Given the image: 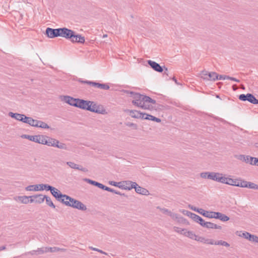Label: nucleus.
<instances>
[{
	"label": "nucleus",
	"instance_id": "obj_25",
	"mask_svg": "<svg viewBox=\"0 0 258 258\" xmlns=\"http://www.w3.org/2000/svg\"><path fill=\"white\" fill-rule=\"evenodd\" d=\"M37 141H36L37 143L46 145L47 143V136H43V135H38Z\"/></svg>",
	"mask_w": 258,
	"mask_h": 258
},
{
	"label": "nucleus",
	"instance_id": "obj_17",
	"mask_svg": "<svg viewBox=\"0 0 258 258\" xmlns=\"http://www.w3.org/2000/svg\"><path fill=\"white\" fill-rule=\"evenodd\" d=\"M135 189V191L137 193L142 195H149V191L146 188L139 186L138 184L134 188Z\"/></svg>",
	"mask_w": 258,
	"mask_h": 258
},
{
	"label": "nucleus",
	"instance_id": "obj_7",
	"mask_svg": "<svg viewBox=\"0 0 258 258\" xmlns=\"http://www.w3.org/2000/svg\"><path fill=\"white\" fill-rule=\"evenodd\" d=\"M45 34L48 37L51 38L60 36V28L53 29L48 27L45 30Z\"/></svg>",
	"mask_w": 258,
	"mask_h": 258
},
{
	"label": "nucleus",
	"instance_id": "obj_4",
	"mask_svg": "<svg viewBox=\"0 0 258 258\" xmlns=\"http://www.w3.org/2000/svg\"><path fill=\"white\" fill-rule=\"evenodd\" d=\"M201 78L208 81H215L218 80L219 75L216 72H209L206 70H204L201 72Z\"/></svg>",
	"mask_w": 258,
	"mask_h": 258
},
{
	"label": "nucleus",
	"instance_id": "obj_44",
	"mask_svg": "<svg viewBox=\"0 0 258 258\" xmlns=\"http://www.w3.org/2000/svg\"><path fill=\"white\" fill-rule=\"evenodd\" d=\"M188 207L191 209L192 210L194 211H196L199 213H200V214L202 215V213L203 212V209H201V208H196V207H194L193 206H191L190 205H188Z\"/></svg>",
	"mask_w": 258,
	"mask_h": 258
},
{
	"label": "nucleus",
	"instance_id": "obj_43",
	"mask_svg": "<svg viewBox=\"0 0 258 258\" xmlns=\"http://www.w3.org/2000/svg\"><path fill=\"white\" fill-rule=\"evenodd\" d=\"M145 100H144V101H145V104L147 103H151L152 104H155L156 103V101L155 100L152 99L149 96H146V97H145Z\"/></svg>",
	"mask_w": 258,
	"mask_h": 258
},
{
	"label": "nucleus",
	"instance_id": "obj_63",
	"mask_svg": "<svg viewBox=\"0 0 258 258\" xmlns=\"http://www.w3.org/2000/svg\"><path fill=\"white\" fill-rule=\"evenodd\" d=\"M227 77L228 76H225V75H219V77H218V80H225L226 79H227Z\"/></svg>",
	"mask_w": 258,
	"mask_h": 258
},
{
	"label": "nucleus",
	"instance_id": "obj_33",
	"mask_svg": "<svg viewBox=\"0 0 258 258\" xmlns=\"http://www.w3.org/2000/svg\"><path fill=\"white\" fill-rule=\"evenodd\" d=\"M40 188H39V191L46 190V191H50L52 186H51L47 184H39Z\"/></svg>",
	"mask_w": 258,
	"mask_h": 258
},
{
	"label": "nucleus",
	"instance_id": "obj_24",
	"mask_svg": "<svg viewBox=\"0 0 258 258\" xmlns=\"http://www.w3.org/2000/svg\"><path fill=\"white\" fill-rule=\"evenodd\" d=\"M56 143H58L57 140L47 137L46 145L55 147Z\"/></svg>",
	"mask_w": 258,
	"mask_h": 258
},
{
	"label": "nucleus",
	"instance_id": "obj_10",
	"mask_svg": "<svg viewBox=\"0 0 258 258\" xmlns=\"http://www.w3.org/2000/svg\"><path fill=\"white\" fill-rule=\"evenodd\" d=\"M238 99L242 101H247L249 102L254 104L255 97L251 93H247L246 94H242L239 95Z\"/></svg>",
	"mask_w": 258,
	"mask_h": 258
},
{
	"label": "nucleus",
	"instance_id": "obj_56",
	"mask_svg": "<svg viewBox=\"0 0 258 258\" xmlns=\"http://www.w3.org/2000/svg\"><path fill=\"white\" fill-rule=\"evenodd\" d=\"M76 169L81 170L82 171H83L84 172H88V169L86 168L83 167L82 166L78 165V168H76Z\"/></svg>",
	"mask_w": 258,
	"mask_h": 258
},
{
	"label": "nucleus",
	"instance_id": "obj_3",
	"mask_svg": "<svg viewBox=\"0 0 258 258\" xmlns=\"http://www.w3.org/2000/svg\"><path fill=\"white\" fill-rule=\"evenodd\" d=\"M51 195L56 200L64 204L68 195L62 194L58 189L52 186L50 190Z\"/></svg>",
	"mask_w": 258,
	"mask_h": 258
},
{
	"label": "nucleus",
	"instance_id": "obj_51",
	"mask_svg": "<svg viewBox=\"0 0 258 258\" xmlns=\"http://www.w3.org/2000/svg\"><path fill=\"white\" fill-rule=\"evenodd\" d=\"M199 216L195 214V213H193L192 214H190V218L193 220L194 221L196 222L197 223V221H198V219H199Z\"/></svg>",
	"mask_w": 258,
	"mask_h": 258
},
{
	"label": "nucleus",
	"instance_id": "obj_14",
	"mask_svg": "<svg viewBox=\"0 0 258 258\" xmlns=\"http://www.w3.org/2000/svg\"><path fill=\"white\" fill-rule=\"evenodd\" d=\"M48 252V247H42L38 248L36 250H32L25 253L26 255L27 254H30L31 255H39L44 253Z\"/></svg>",
	"mask_w": 258,
	"mask_h": 258
},
{
	"label": "nucleus",
	"instance_id": "obj_18",
	"mask_svg": "<svg viewBox=\"0 0 258 258\" xmlns=\"http://www.w3.org/2000/svg\"><path fill=\"white\" fill-rule=\"evenodd\" d=\"M85 41V37L84 36H82L80 34H76L75 32L74 34V37H73V39H72V42H77L80 43L81 44L84 43Z\"/></svg>",
	"mask_w": 258,
	"mask_h": 258
},
{
	"label": "nucleus",
	"instance_id": "obj_54",
	"mask_svg": "<svg viewBox=\"0 0 258 258\" xmlns=\"http://www.w3.org/2000/svg\"><path fill=\"white\" fill-rule=\"evenodd\" d=\"M89 248L93 250H94V251H98L101 253H102V254H105V255H107V253L104 251H103V250H101V249H99L98 248H95V247H89Z\"/></svg>",
	"mask_w": 258,
	"mask_h": 258
},
{
	"label": "nucleus",
	"instance_id": "obj_11",
	"mask_svg": "<svg viewBox=\"0 0 258 258\" xmlns=\"http://www.w3.org/2000/svg\"><path fill=\"white\" fill-rule=\"evenodd\" d=\"M120 183L121 185L119 186V187L126 190H131L134 188L135 186L138 185L136 182L130 180L123 181Z\"/></svg>",
	"mask_w": 258,
	"mask_h": 258
},
{
	"label": "nucleus",
	"instance_id": "obj_15",
	"mask_svg": "<svg viewBox=\"0 0 258 258\" xmlns=\"http://www.w3.org/2000/svg\"><path fill=\"white\" fill-rule=\"evenodd\" d=\"M129 112L130 116L135 118L143 119L145 116V113H142L136 110H129Z\"/></svg>",
	"mask_w": 258,
	"mask_h": 258
},
{
	"label": "nucleus",
	"instance_id": "obj_22",
	"mask_svg": "<svg viewBox=\"0 0 258 258\" xmlns=\"http://www.w3.org/2000/svg\"><path fill=\"white\" fill-rule=\"evenodd\" d=\"M145 116H144V118H143V119H146V120H150L152 121H156L157 122H161V119L159 118H157L156 117H155L152 115L145 113Z\"/></svg>",
	"mask_w": 258,
	"mask_h": 258
},
{
	"label": "nucleus",
	"instance_id": "obj_41",
	"mask_svg": "<svg viewBox=\"0 0 258 258\" xmlns=\"http://www.w3.org/2000/svg\"><path fill=\"white\" fill-rule=\"evenodd\" d=\"M247 187L250 189H258V185L251 182H247Z\"/></svg>",
	"mask_w": 258,
	"mask_h": 258
},
{
	"label": "nucleus",
	"instance_id": "obj_32",
	"mask_svg": "<svg viewBox=\"0 0 258 258\" xmlns=\"http://www.w3.org/2000/svg\"><path fill=\"white\" fill-rule=\"evenodd\" d=\"M35 125H36V127H41L42 128H49V125L47 123H46L45 122H44L42 121H40V120H38V121L37 122V123H35Z\"/></svg>",
	"mask_w": 258,
	"mask_h": 258
},
{
	"label": "nucleus",
	"instance_id": "obj_62",
	"mask_svg": "<svg viewBox=\"0 0 258 258\" xmlns=\"http://www.w3.org/2000/svg\"><path fill=\"white\" fill-rule=\"evenodd\" d=\"M121 183L120 182H115V181H110L109 182V184L112 185H113V186H118L119 187V184Z\"/></svg>",
	"mask_w": 258,
	"mask_h": 258
},
{
	"label": "nucleus",
	"instance_id": "obj_30",
	"mask_svg": "<svg viewBox=\"0 0 258 258\" xmlns=\"http://www.w3.org/2000/svg\"><path fill=\"white\" fill-rule=\"evenodd\" d=\"M48 252H55L58 251H61V252H66L67 251V249L65 248H61L57 247H48Z\"/></svg>",
	"mask_w": 258,
	"mask_h": 258
},
{
	"label": "nucleus",
	"instance_id": "obj_40",
	"mask_svg": "<svg viewBox=\"0 0 258 258\" xmlns=\"http://www.w3.org/2000/svg\"><path fill=\"white\" fill-rule=\"evenodd\" d=\"M82 100V99L75 98L73 106L80 108Z\"/></svg>",
	"mask_w": 258,
	"mask_h": 258
},
{
	"label": "nucleus",
	"instance_id": "obj_61",
	"mask_svg": "<svg viewBox=\"0 0 258 258\" xmlns=\"http://www.w3.org/2000/svg\"><path fill=\"white\" fill-rule=\"evenodd\" d=\"M253 160L252 162V164H250L251 165H256L258 166V158L255 157H253Z\"/></svg>",
	"mask_w": 258,
	"mask_h": 258
},
{
	"label": "nucleus",
	"instance_id": "obj_5",
	"mask_svg": "<svg viewBox=\"0 0 258 258\" xmlns=\"http://www.w3.org/2000/svg\"><path fill=\"white\" fill-rule=\"evenodd\" d=\"M75 32L73 30L66 27L60 28V36L69 39L71 41L74 37Z\"/></svg>",
	"mask_w": 258,
	"mask_h": 258
},
{
	"label": "nucleus",
	"instance_id": "obj_39",
	"mask_svg": "<svg viewBox=\"0 0 258 258\" xmlns=\"http://www.w3.org/2000/svg\"><path fill=\"white\" fill-rule=\"evenodd\" d=\"M89 103L90 104H92L91 101L85 100L82 99L80 109L85 110V108L87 106V105L89 104Z\"/></svg>",
	"mask_w": 258,
	"mask_h": 258
},
{
	"label": "nucleus",
	"instance_id": "obj_58",
	"mask_svg": "<svg viewBox=\"0 0 258 258\" xmlns=\"http://www.w3.org/2000/svg\"><path fill=\"white\" fill-rule=\"evenodd\" d=\"M35 195L28 196V201L30 203H35Z\"/></svg>",
	"mask_w": 258,
	"mask_h": 258
},
{
	"label": "nucleus",
	"instance_id": "obj_28",
	"mask_svg": "<svg viewBox=\"0 0 258 258\" xmlns=\"http://www.w3.org/2000/svg\"><path fill=\"white\" fill-rule=\"evenodd\" d=\"M183 235L190 239L195 240L196 237H198V235L195 234L192 231H187L186 230L185 232H184Z\"/></svg>",
	"mask_w": 258,
	"mask_h": 258
},
{
	"label": "nucleus",
	"instance_id": "obj_31",
	"mask_svg": "<svg viewBox=\"0 0 258 258\" xmlns=\"http://www.w3.org/2000/svg\"><path fill=\"white\" fill-rule=\"evenodd\" d=\"M39 184L30 185L25 187L26 191H39Z\"/></svg>",
	"mask_w": 258,
	"mask_h": 258
},
{
	"label": "nucleus",
	"instance_id": "obj_50",
	"mask_svg": "<svg viewBox=\"0 0 258 258\" xmlns=\"http://www.w3.org/2000/svg\"><path fill=\"white\" fill-rule=\"evenodd\" d=\"M67 164L73 169H76V168H78V164L73 162H67Z\"/></svg>",
	"mask_w": 258,
	"mask_h": 258
},
{
	"label": "nucleus",
	"instance_id": "obj_27",
	"mask_svg": "<svg viewBox=\"0 0 258 258\" xmlns=\"http://www.w3.org/2000/svg\"><path fill=\"white\" fill-rule=\"evenodd\" d=\"M9 116L13 118H15V119L21 121V117H22L23 114H19L18 113H13L12 112H10L9 113Z\"/></svg>",
	"mask_w": 258,
	"mask_h": 258
},
{
	"label": "nucleus",
	"instance_id": "obj_45",
	"mask_svg": "<svg viewBox=\"0 0 258 258\" xmlns=\"http://www.w3.org/2000/svg\"><path fill=\"white\" fill-rule=\"evenodd\" d=\"M38 120H35L32 117H29L28 124L31 126L36 127L35 123H37Z\"/></svg>",
	"mask_w": 258,
	"mask_h": 258
},
{
	"label": "nucleus",
	"instance_id": "obj_6",
	"mask_svg": "<svg viewBox=\"0 0 258 258\" xmlns=\"http://www.w3.org/2000/svg\"><path fill=\"white\" fill-rule=\"evenodd\" d=\"M91 109L90 112L104 114L106 113V110L103 105L98 104L97 103L94 101H91Z\"/></svg>",
	"mask_w": 258,
	"mask_h": 258
},
{
	"label": "nucleus",
	"instance_id": "obj_16",
	"mask_svg": "<svg viewBox=\"0 0 258 258\" xmlns=\"http://www.w3.org/2000/svg\"><path fill=\"white\" fill-rule=\"evenodd\" d=\"M237 159L241 161L245 162L246 163H249L250 164H252V162L253 160V158L252 157L244 155H239L237 157Z\"/></svg>",
	"mask_w": 258,
	"mask_h": 258
},
{
	"label": "nucleus",
	"instance_id": "obj_2",
	"mask_svg": "<svg viewBox=\"0 0 258 258\" xmlns=\"http://www.w3.org/2000/svg\"><path fill=\"white\" fill-rule=\"evenodd\" d=\"M66 200H69V201H66L64 204L67 206L71 207L83 211L87 210L86 206L83 203L69 196L67 197Z\"/></svg>",
	"mask_w": 258,
	"mask_h": 258
},
{
	"label": "nucleus",
	"instance_id": "obj_47",
	"mask_svg": "<svg viewBox=\"0 0 258 258\" xmlns=\"http://www.w3.org/2000/svg\"><path fill=\"white\" fill-rule=\"evenodd\" d=\"M84 181H86L87 183H88L90 184H92V185L96 186H97V185H98V182H97L96 181L88 179V178H85Z\"/></svg>",
	"mask_w": 258,
	"mask_h": 258
},
{
	"label": "nucleus",
	"instance_id": "obj_19",
	"mask_svg": "<svg viewBox=\"0 0 258 258\" xmlns=\"http://www.w3.org/2000/svg\"><path fill=\"white\" fill-rule=\"evenodd\" d=\"M204 224L205 226H204V227L206 228L207 229H222V227L221 226L218 225L215 223L210 222H206V223H205Z\"/></svg>",
	"mask_w": 258,
	"mask_h": 258
},
{
	"label": "nucleus",
	"instance_id": "obj_20",
	"mask_svg": "<svg viewBox=\"0 0 258 258\" xmlns=\"http://www.w3.org/2000/svg\"><path fill=\"white\" fill-rule=\"evenodd\" d=\"M78 81L82 84H86L89 85L90 86H92V87H94L95 88H99V84H100L99 83L88 81V80L84 81V80H82L81 79H79Z\"/></svg>",
	"mask_w": 258,
	"mask_h": 258
},
{
	"label": "nucleus",
	"instance_id": "obj_38",
	"mask_svg": "<svg viewBox=\"0 0 258 258\" xmlns=\"http://www.w3.org/2000/svg\"><path fill=\"white\" fill-rule=\"evenodd\" d=\"M237 179H234L227 177L226 184L230 185L236 186Z\"/></svg>",
	"mask_w": 258,
	"mask_h": 258
},
{
	"label": "nucleus",
	"instance_id": "obj_64",
	"mask_svg": "<svg viewBox=\"0 0 258 258\" xmlns=\"http://www.w3.org/2000/svg\"><path fill=\"white\" fill-rule=\"evenodd\" d=\"M182 213L184 215H187V216H188L189 217H190V214H192V213H191V212L187 211V210H183L182 211Z\"/></svg>",
	"mask_w": 258,
	"mask_h": 258
},
{
	"label": "nucleus",
	"instance_id": "obj_36",
	"mask_svg": "<svg viewBox=\"0 0 258 258\" xmlns=\"http://www.w3.org/2000/svg\"><path fill=\"white\" fill-rule=\"evenodd\" d=\"M18 200L22 203L25 204L29 203L28 196H19L18 197Z\"/></svg>",
	"mask_w": 258,
	"mask_h": 258
},
{
	"label": "nucleus",
	"instance_id": "obj_34",
	"mask_svg": "<svg viewBox=\"0 0 258 258\" xmlns=\"http://www.w3.org/2000/svg\"><path fill=\"white\" fill-rule=\"evenodd\" d=\"M44 196L41 194L35 195V203L37 204H41L44 202V199H43Z\"/></svg>",
	"mask_w": 258,
	"mask_h": 258
},
{
	"label": "nucleus",
	"instance_id": "obj_8",
	"mask_svg": "<svg viewBox=\"0 0 258 258\" xmlns=\"http://www.w3.org/2000/svg\"><path fill=\"white\" fill-rule=\"evenodd\" d=\"M132 102L135 106L140 107L144 109H147L150 110L155 109V107H153L151 105L145 104V101L133 100Z\"/></svg>",
	"mask_w": 258,
	"mask_h": 258
},
{
	"label": "nucleus",
	"instance_id": "obj_42",
	"mask_svg": "<svg viewBox=\"0 0 258 258\" xmlns=\"http://www.w3.org/2000/svg\"><path fill=\"white\" fill-rule=\"evenodd\" d=\"M55 147H57L59 149H67V147L65 144L62 143H60L58 140V143H56Z\"/></svg>",
	"mask_w": 258,
	"mask_h": 258
},
{
	"label": "nucleus",
	"instance_id": "obj_49",
	"mask_svg": "<svg viewBox=\"0 0 258 258\" xmlns=\"http://www.w3.org/2000/svg\"><path fill=\"white\" fill-rule=\"evenodd\" d=\"M174 229L176 232L179 233L183 235L184 232H185V231H186L185 229H182L181 228L177 227H174Z\"/></svg>",
	"mask_w": 258,
	"mask_h": 258
},
{
	"label": "nucleus",
	"instance_id": "obj_37",
	"mask_svg": "<svg viewBox=\"0 0 258 258\" xmlns=\"http://www.w3.org/2000/svg\"><path fill=\"white\" fill-rule=\"evenodd\" d=\"M227 180V177H225L224 176H217V180H216V181L226 184Z\"/></svg>",
	"mask_w": 258,
	"mask_h": 258
},
{
	"label": "nucleus",
	"instance_id": "obj_59",
	"mask_svg": "<svg viewBox=\"0 0 258 258\" xmlns=\"http://www.w3.org/2000/svg\"><path fill=\"white\" fill-rule=\"evenodd\" d=\"M163 68H164L163 75H166L167 76H168L169 75V72L168 69L165 66H163Z\"/></svg>",
	"mask_w": 258,
	"mask_h": 258
},
{
	"label": "nucleus",
	"instance_id": "obj_52",
	"mask_svg": "<svg viewBox=\"0 0 258 258\" xmlns=\"http://www.w3.org/2000/svg\"><path fill=\"white\" fill-rule=\"evenodd\" d=\"M206 221L200 216L199 219H198L197 223H199L201 226L203 227L205 226V223H206Z\"/></svg>",
	"mask_w": 258,
	"mask_h": 258
},
{
	"label": "nucleus",
	"instance_id": "obj_46",
	"mask_svg": "<svg viewBox=\"0 0 258 258\" xmlns=\"http://www.w3.org/2000/svg\"><path fill=\"white\" fill-rule=\"evenodd\" d=\"M99 88L103 90H109L110 88L109 86L107 84H99Z\"/></svg>",
	"mask_w": 258,
	"mask_h": 258
},
{
	"label": "nucleus",
	"instance_id": "obj_53",
	"mask_svg": "<svg viewBox=\"0 0 258 258\" xmlns=\"http://www.w3.org/2000/svg\"><path fill=\"white\" fill-rule=\"evenodd\" d=\"M29 117H27L25 115L23 114V116L21 117V121L28 124V122L29 121Z\"/></svg>",
	"mask_w": 258,
	"mask_h": 258
},
{
	"label": "nucleus",
	"instance_id": "obj_26",
	"mask_svg": "<svg viewBox=\"0 0 258 258\" xmlns=\"http://www.w3.org/2000/svg\"><path fill=\"white\" fill-rule=\"evenodd\" d=\"M43 199H44V200H46V204L49 207L52 208L53 209L55 208V206L53 203L51 198L46 195L44 196V197H43Z\"/></svg>",
	"mask_w": 258,
	"mask_h": 258
},
{
	"label": "nucleus",
	"instance_id": "obj_1",
	"mask_svg": "<svg viewBox=\"0 0 258 258\" xmlns=\"http://www.w3.org/2000/svg\"><path fill=\"white\" fill-rule=\"evenodd\" d=\"M202 215L209 218L219 219L223 222L227 221L230 219L229 217L221 213L218 212L208 211L204 209L203 210Z\"/></svg>",
	"mask_w": 258,
	"mask_h": 258
},
{
	"label": "nucleus",
	"instance_id": "obj_35",
	"mask_svg": "<svg viewBox=\"0 0 258 258\" xmlns=\"http://www.w3.org/2000/svg\"><path fill=\"white\" fill-rule=\"evenodd\" d=\"M22 138H24L25 139H27L31 141L34 142L36 143V141H37L38 139V135L35 136H30V135H23L22 136Z\"/></svg>",
	"mask_w": 258,
	"mask_h": 258
},
{
	"label": "nucleus",
	"instance_id": "obj_9",
	"mask_svg": "<svg viewBox=\"0 0 258 258\" xmlns=\"http://www.w3.org/2000/svg\"><path fill=\"white\" fill-rule=\"evenodd\" d=\"M222 175V174L218 172H205L201 173V177L203 178H208L216 181L217 176Z\"/></svg>",
	"mask_w": 258,
	"mask_h": 258
},
{
	"label": "nucleus",
	"instance_id": "obj_57",
	"mask_svg": "<svg viewBox=\"0 0 258 258\" xmlns=\"http://www.w3.org/2000/svg\"><path fill=\"white\" fill-rule=\"evenodd\" d=\"M126 125H127L128 126H130V127H132L134 129H136V130L137 129V125L133 122H128L126 124Z\"/></svg>",
	"mask_w": 258,
	"mask_h": 258
},
{
	"label": "nucleus",
	"instance_id": "obj_60",
	"mask_svg": "<svg viewBox=\"0 0 258 258\" xmlns=\"http://www.w3.org/2000/svg\"><path fill=\"white\" fill-rule=\"evenodd\" d=\"M205 238L201 236H198V237L195 238V240H197L198 241H200L201 242L204 243Z\"/></svg>",
	"mask_w": 258,
	"mask_h": 258
},
{
	"label": "nucleus",
	"instance_id": "obj_21",
	"mask_svg": "<svg viewBox=\"0 0 258 258\" xmlns=\"http://www.w3.org/2000/svg\"><path fill=\"white\" fill-rule=\"evenodd\" d=\"M158 209H159L160 211L162 212V213L164 214H166L172 217V218H177V215L176 214L172 213L171 211H169L166 208H161L160 207H158Z\"/></svg>",
	"mask_w": 258,
	"mask_h": 258
},
{
	"label": "nucleus",
	"instance_id": "obj_29",
	"mask_svg": "<svg viewBox=\"0 0 258 258\" xmlns=\"http://www.w3.org/2000/svg\"><path fill=\"white\" fill-rule=\"evenodd\" d=\"M247 182L241 179H237L236 186L241 187H247Z\"/></svg>",
	"mask_w": 258,
	"mask_h": 258
},
{
	"label": "nucleus",
	"instance_id": "obj_55",
	"mask_svg": "<svg viewBox=\"0 0 258 258\" xmlns=\"http://www.w3.org/2000/svg\"><path fill=\"white\" fill-rule=\"evenodd\" d=\"M249 241L258 243V237L252 234Z\"/></svg>",
	"mask_w": 258,
	"mask_h": 258
},
{
	"label": "nucleus",
	"instance_id": "obj_48",
	"mask_svg": "<svg viewBox=\"0 0 258 258\" xmlns=\"http://www.w3.org/2000/svg\"><path fill=\"white\" fill-rule=\"evenodd\" d=\"M251 235H252L251 234H250V233H249L248 232H244L242 233L241 236H242L244 238L249 240V239H250V237L251 236Z\"/></svg>",
	"mask_w": 258,
	"mask_h": 258
},
{
	"label": "nucleus",
	"instance_id": "obj_12",
	"mask_svg": "<svg viewBox=\"0 0 258 258\" xmlns=\"http://www.w3.org/2000/svg\"><path fill=\"white\" fill-rule=\"evenodd\" d=\"M125 92L130 95V97H132L134 100L135 101H144L145 100V97H146V95L141 94L139 93H136L133 91H125Z\"/></svg>",
	"mask_w": 258,
	"mask_h": 258
},
{
	"label": "nucleus",
	"instance_id": "obj_23",
	"mask_svg": "<svg viewBox=\"0 0 258 258\" xmlns=\"http://www.w3.org/2000/svg\"><path fill=\"white\" fill-rule=\"evenodd\" d=\"M75 99V98L69 96H64L63 101L68 104L73 106V103H74Z\"/></svg>",
	"mask_w": 258,
	"mask_h": 258
},
{
	"label": "nucleus",
	"instance_id": "obj_13",
	"mask_svg": "<svg viewBox=\"0 0 258 258\" xmlns=\"http://www.w3.org/2000/svg\"><path fill=\"white\" fill-rule=\"evenodd\" d=\"M148 64L150 66V67L155 71L158 73H162L164 71L163 66H161L159 63H157L155 61H152L151 60H148L147 61Z\"/></svg>",
	"mask_w": 258,
	"mask_h": 258
}]
</instances>
